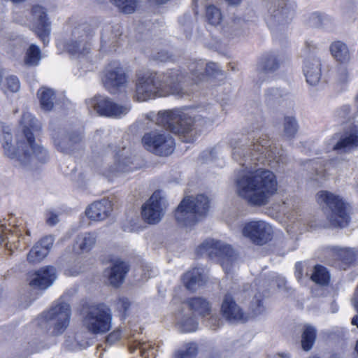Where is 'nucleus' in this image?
Returning a JSON list of instances; mask_svg holds the SVG:
<instances>
[{"label":"nucleus","instance_id":"nucleus-12","mask_svg":"<svg viewBox=\"0 0 358 358\" xmlns=\"http://www.w3.org/2000/svg\"><path fill=\"white\" fill-rule=\"evenodd\" d=\"M70 306L67 303L59 302L45 313V320L52 327V334H62L69 324Z\"/></svg>","mask_w":358,"mask_h":358},{"label":"nucleus","instance_id":"nucleus-27","mask_svg":"<svg viewBox=\"0 0 358 358\" xmlns=\"http://www.w3.org/2000/svg\"><path fill=\"white\" fill-rule=\"evenodd\" d=\"M82 140L80 134H72L71 136L57 135L54 137V144L57 150L63 152H71L73 147Z\"/></svg>","mask_w":358,"mask_h":358},{"label":"nucleus","instance_id":"nucleus-3","mask_svg":"<svg viewBox=\"0 0 358 358\" xmlns=\"http://www.w3.org/2000/svg\"><path fill=\"white\" fill-rule=\"evenodd\" d=\"M22 134L18 136L17 148L11 143V134L8 127L0 123V142L5 155L18 162L19 165L26 166L29 162L37 159L43 162L47 157L46 150L34 143L33 131L39 127L37 120L29 113H24L20 120Z\"/></svg>","mask_w":358,"mask_h":358},{"label":"nucleus","instance_id":"nucleus-6","mask_svg":"<svg viewBox=\"0 0 358 358\" xmlns=\"http://www.w3.org/2000/svg\"><path fill=\"white\" fill-rule=\"evenodd\" d=\"M208 208L209 199L206 196H187L178 206L175 217L180 224L192 227L206 215Z\"/></svg>","mask_w":358,"mask_h":358},{"label":"nucleus","instance_id":"nucleus-49","mask_svg":"<svg viewBox=\"0 0 358 358\" xmlns=\"http://www.w3.org/2000/svg\"><path fill=\"white\" fill-rule=\"evenodd\" d=\"M121 337V331L120 330L114 331L110 333L107 338L108 342H115L119 340Z\"/></svg>","mask_w":358,"mask_h":358},{"label":"nucleus","instance_id":"nucleus-41","mask_svg":"<svg viewBox=\"0 0 358 358\" xmlns=\"http://www.w3.org/2000/svg\"><path fill=\"white\" fill-rule=\"evenodd\" d=\"M298 131V124L294 117H285L284 121V134L287 138L293 137Z\"/></svg>","mask_w":358,"mask_h":358},{"label":"nucleus","instance_id":"nucleus-61","mask_svg":"<svg viewBox=\"0 0 358 358\" xmlns=\"http://www.w3.org/2000/svg\"><path fill=\"white\" fill-rule=\"evenodd\" d=\"M231 29H232L233 31H236V28L234 27H231Z\"/></svg>","mask_w":358,"mask_h":358},{"label":"nucleus","instance_id":"nucleus-28","mask_svg":"<svg viewBox=\"0 0 358 358\" xmlns=\"http://www.w3.org/2000/svg\"><path fill=\"white\" fill-rule=\"evenodd\" d=\"M96 236L94 233H84L77 236L74 250L78 253L88 252L96 243Z\"/></svg>","mask_w":358,"mask_h":358},{"label":"nucleus","instance_id":"nucleus-2","mask_svg":"<svg viewBox=\"0 0 358 358\" xmlns=\"http://www.w3.org/2000/svg\"><path fill=\"white\" fill-rule=\"evenodd\" d=\"M187 78L180 69H171L162 74L144 72L138 75L134 97L138 101H145L157 96H182L185 93L184 85L190 79L193 83L205 80L208 76L220 71V66L213 62L194 60L188 65Z\"/></svg>","mask_w":358,"mask_h":358},{"label":"nucleus","instance_id":"nucleus-45","mask_svg":"<svg viewBox=\"0 0 358 358\" xmlns=\"http://www.w3.org/2000/svg\"><path fill=\"white\" fill-rule=\"evenodd\" d=\"M8 231H11L13 234H15V236L17 237H20L22 236L23 230L20 228V226L13 227V229H8ZM1 241L3 242L6 239L10 241V238L8 236L7 229L3 231L2 234H1Z\"/></svg>","mask_w":358,"mask_h":358},{"label":"nucleus","instance_id":"nucleus-26","mask_svg":"<svg viewBox=\"0 0 358 358\" xmlns=\"http://www.w3.org/2000/svg\"><path fill=\"white\" fill-rule=\"evenodd\" d=\"M127 271V265L123 262L117 261L111 268L105 270L104 276L108 278L110 285L117 287L123 282Z\"/></svg>","mask_w":358,"mask_h":358},{"label":"nucleus","instance_id":"nucleus-34","mask_svg":"<svg viewBox=\"0 0 358 358\" xmlns=\"http://www.w3.org/2000/svg\"><path fill=\"white\" fill-rule=\"evenodd\" d=\"M131 350H139L143 358H155L156 352L154 346L149 342H141L138 339L134 341V344L130 345Z\"/></svg>","mask_w":358,"mask_h":358},{"label":"nucleus","instance_id":"nucleus-46","mask_svg":"<svg viewBox=\"0 0 358 358\" xmlns=\"http://www.w3.org/2000/svg\"><path fill=\"white\" fill-rule=\"evenodd\" d=\"M252 317L257 316L264 311V307L262 301L257 299L256 301L252 305Z\"/></svg>","mask_w":358,"mask_h":358},{"label":"nucleus","instance_id":"nucleus-50","mask_svg":"<svg viewBox=\"0 0 358 358\" xmlns=\"http://www.w3.org/2000/svg\"><path fill=\"white\" fill-rule=\"evenodd\" d=\"M266 94L271 98L277 99L282 96V92L278 89H271L267 92Z\"/></svg>","mask_w":358,"mask_h":358},{"label":"nucleus","instance_id":"nucleus-62","mask_svg":"<svg viewBox=\"0 0 358 358\" xmlns=\"http://www.w3.org/2000/svg\"><path fill=\"white\" fill-rule=\"evenodd\" d=\"M151 277V275H148V276H146V278H150Z\"/></svg>","mask_w":358,"mask_h":358},{"label":"nucleus","instance_id":"nucleus-44","mask_svg":"<svg viewBox=\"0 0 358 358\" xmlns=\"http://www.w3.org/2000/svg\"><path fill=\"white\" fill-rule=\"evenodd\" d=\"M131 303L128 299L122 297L120 298L116 303L117 310L122 314H125L128 310Z\"/></svg>","mask_w":358,"mask_h":358},{"label":"nucleus","instance_id":"nucleus-11","mask_svg":"<svg viewBox=\"0 0 358 358\" xmlns=\"http://www.w3.org/2000/svg\"><path fill=\"white\" fill-rule=\"evenodd\" d=\"M142 143L147 150L160 156L171 154L175 144L171 135L164 130H155L145 134Z\"/></svg>","mask_w":358,"mask_h":358},{"label":"nucleus","instance_id":"nucleus-22","mask_svg":"<svg viewBox=\"0 0 358 358\" xmlns=\"http://www.w3.org/2000/svg\"><path fill=\"white\" fill-rule=\"evenodd\" d=\"M56 278L54 267H43L30 275L29 285L34 288L45 289L52 285Z\"/></svg>","mask_w":358,"mask_h":358},{"label":"nucleus","instance_id":"nucleus-51","mask_svg":"<svg viewBox=\"0 0 358 358\" xmlns=\"http://www.w3.org/2000/svg\"><path fill=\"white\" fill-rule=\"evenodd\" d=\"M352 303L355 310L358 312V286L354 294V297L352 299Z\"/></svg>","mask_w":358,"mask_h":358},{"label":"nucleus","instance_id":"nucleus-4","mask_svg":"<svg viewBox=\"0 0 358 358\" xmlns=\"http://www.w3.org/2000/svg\"><path fill=\"white\" fill-rule=\"evenodd\" d=\"M148 118L155 121L174 134L180 136L182 141L193 142L196 139V131L194 129L193 120L186 110L173 109L159 111L157 115L150 113Z\"/></svg>","mask_w":358,"mask_h":358},{"label":"nucleus","instance_id":"nucleus-57","mask_svg":"<svg viewBox=\"0 0 358 358\" xmlns=\"http://www.w3.org/2000/svg\"><path fill=\"white\" fill-rule=\"evenodd\" d=\"M355 350L358 355V341H357V344H356V346H355Z\"/></svg>","mask_w":358,"mask_h":358},{"label":"nucleus","instance_id":"nucleus-39","mask_svg":"<svg viewBox=\"0 0 358 358\" xmlns=\"http://www.w3.org/2000/svg\"><path fill=\"white\" fill-rule=\"evenodd\" d=\"M329 278V274L326 268L320 265L315 266L314 271L311 275V279L313 282L320 285H325L328 283Z\"/></svg>","mask_w":358,"mask_h":358},{"label":"nucleus","instance_id":"nucleus-59","mask_svg":"<svg viewBox=\"0 0 358 358\" xmlns=\"http://www.w3.org/2000/svg\"><path fill=\"white\" fill-rule=\"evenodd\" d=\"M356 105H357V106L358 108V94L356 96Z\"/></svg>","mask_w":358,"mask_h":358},{"label":"nucleus","instance_id":"nucleus-1","mask_svg":"<svg viewBox=\"0 0 358 358\" xmlns=\"http://www.w3.org/2000/svg\"><path fill=\"white\" fill-rule=\"evenodd\" d=\"M232 157L240 162L242 169L238 172L235 180V192L238 196L252 206L266 205L268 199L278 192L275 175L268 169L258 167V162H266L273 167V161L280 163L266 136L253 137L248 142H238L232 147Z\"/></svg>","mask_w":358,"mask_h":358},{"label":"nucleus","instance_id":"nucleus-18","mask_svg":"<svg viewBox=\"0 0 358 358\" xmlns=\"http://www.w3.org/2000/svg\"><path fill=\"white\" fill-rule=\"evenodd\" d=\"M358 148V127H352L349 130L338 139L334 136L329 140L327 148V152L330 150L348 151Z\"/></svg>","mask_w":358,"mask_h":358},{"label":"nucleus","instance_id":"nucleus-43","mask_svg":"<svg viewBox=\"0 0 358 358\" xmlns=\"http://www.w3.org/2000/svg\"><path fill=\"white\" fill-rule=\"evenodd\" d=\"M338 255L345 265L351 263L354 260L355 257L353 250L347 248H340L338 250Z\"/></svg>","mask_w":358,"mask_h":358},{"label":"nucleus","instance_id":"nucleus-33","mask_svg":"<svg viewBox=\"0 0 358 358\" xmlns=\"http://www.w3.org/2000/svg\"><path fill=\"white\" fill-rule=\"evenodd\" d=\"M330 51L332 56L341 63H346L350 59L348 48L341 41L333 43L330 46Z\"/></svg>","mask_w":358,"mask_h":358},{"label":"nucleus","instance_id":"nucleus-54","mask_svg":"<svg viewBox=\"0 0 358 358\" xmlns=\"http://www.w3.org/2000/svg\"><path fill=\"white\" fill-rule=\"evenodd\" d=\"M352 325H356L358 327V316H355L351 322Z\"/></svg>","mask_w":358,"mask_h":358},{"label":"nucleus","instance_id":"nucleus-37","mask_svg":"<svg viewBox=\"0 0 358 358\" xmlns=\"http://www.w3.org/2000/svg\"><path fill=\"white\" fill-rule=\"evenodd\" d=\"M0 88L6 94L16 93L20 89V82L16 76L9 75L5 78Z\"/></svg>","mask_w":358,"mask_h":358},{"label":"nucleus","instance_id":"nucleus-8","mask_svg":"<svg viewBox=\"0 0 358 358\" xmlns=\"http://www.w3.org/2000/svg\"><path fill=\"white\" fill-rule=\"evenodd\" d=\"M112 315L110 308L104 304L92 306L83 320L85 328L94 334H102L111 328Z\"/></svg>","mask_w":358,"mask_h":358},{"label":"nucleus","instance_id":"nucleus-42","mask_svg":"<svg viewBox=\"0 0 358 358\" xmlns=\"http://www.w3.org/2000/svg\"><path fill=\"white\" fill-rule=\"evenodd\" d=\"M131 161L129 158H123L121 160H118L115 162L114 167L112 168L111 171L113 173H124L130 171L134 169L131 166Z\"/></svg>","mask_w":358,"mask_h":358},{"label":"nucleus","instance_id":"nucleus-58","mask_svg":"<svg viewBox=\"0 0 358 358\" xmlns=\"http://www.w3.org/2000/svg\"><path fill=\"white\" fill-rule=\"evenodd\" d=\"M296 272H297V274H296V275H297V277H298V278H300V276H301V272L300 271H297Z\"/></svg>","mask_w":358,"mask_h":358},{"label":"nucleus","instance_id":"nucleus-16","mask_svg":"<svg viewBox=\"0 0 358 358\" xmlns=\"http://www.w3.org/2000/svg\"><path fill=\"white\" fill-rule=\"evenodd\" d=\"M294 15V8L287 4L272 5L266 15L265 22L271 29H278L287 24Z\"/></svg>","mask_w":358,"mask_h":358},{"label":"nucleus","instance_id":"nucleus-13","mask_svg":"<svg viewBox=\"0 0 358 358\" xmlns=\"http://www.w3.org/2000/svg\"><path fill=\"white\" fill-rule=\"evenodd\" d=\"M87 104L89 108H93L100 115L110 117H121L130 110L129 105L115 103L103 96H96L88 100Z\"/></svg>","mask_w":358,"mask_h":358},{"label":"nucleus","instance_id":"nucleus-29","mask_svg":"<svg viewBox=\"0 0 358 358\" xmlns=\"http://www.w3.org/2000/svg\"><path fill=\"white\" fill-rule=\"evenodd\" d=\"M204 19L209 25L217 27L222 24L224 14L220 7L209 4L206 7Z\"/></svg>","mask_w":358,"mask_h":358},{"label":"nucleus","instance_id":"nucleus-30","mask_svg":"<svg viewBox=\"0 0 358 358\" xmlns=\"http://www.w3.org/2000/svg\"><path fill=\"white\" fill-rule=\"evenodd\" d=\"M280 62L276 56L273 54L264 55L258 63L257 71L259 73H273L278 69Z\"/></svg>","mask_w":358,"mask_h":358},{"label":"nucleus","instance_id":"nucleus-23","mask_svg":"<svg viewBox=\"0 0 358 358\" xmlns=\"http://www.w3.org/2000/svg\"><path fill=\"white\" fill-rule=\"evenodd\" d=\"M53 243L54 238L52 236L43 238L31 249L27 255V261L31 264L42 261L48 255Z\"/></svg>","mask_w":358,"mask_h":358},{"label":"nucleus","instance_id":"nucleus-14","mask_svg":"<svg viewBox=\"0 0 358 358\" xmlns=\"http://www.w3.org/2000/svg\"><path fill=\"white\" fill-rule=\"evenodd\" d=\"M167 203L162 192L156 191L142 206L143 218L149 224H156L164 217Z\"/></svg>","mask_w":358,"mask_h":358},{"label":"nucleus","instance_id":"nucleus-40","mask_svg":"<svg viewBox=\"0 0 358 358\" xmlns=\"http://www.w3.org/2000/svg\"><path fill=\"white\" fill-rule=\"evenodd\" d=\"M197 352V345L195 343H188L175 354L174 358H195Z\"/></svg>","mask_w":358,"mask_h":358},{"label":"nucleus","instance_id":"nucleus-15","mask_svg":"<svg viewBox=\"0 0 358 358\" xmlns=\"http://www.w3.org/2000/svg\"><path fill=\"white\" fill-rule=\"evenodd\" d=\"M31 21L35 31L44 45L50 41L51 22L47 13V9L40 4L32 6L30 11Z\"/></svg>","mask_w":358,"mask_h":358},{"label":"nucleus","instance_id":"nucleus-52","mask_svg":"<svg viewBox=\"0 0 358 358\" xmlns=\"http://www.w3.org/2000/svg\"><path fill=\"white\" fill-rule=\"evenodd\" d=\"M229 5L237 6L241 3L243 0H225Z\"/></svg>","mask_w":358,"mask_h":358},{"label":"nucleus","instance_id":"nucleus-32","mask_svg":"<svg viewBox=\"0 0 358 358\" xmlns=\"http://www.w3.org/2000/svg\"><path fill=\"white\" fill-rule=\"evenodd\" d=\"M188 305L191 310L202 317H206L210 314L211 306L206 299L201 297L191 299L188 301Z\"/></svg>","mask_w":358,"mask_h":358},{"label":"nucleus","instance_id":"nucleus-31","mask_svg":"<svg viewBox=\"0 0 358 358\" xmlns=\"http://www.w3.org/2000/svg\"><path fill=\"white\" fill-rule=\"evenodd\" d=\"M37 95L41 108L45 111L51 110L55 99V92L52 89L43 87L38 90Z\"/></svg>","mask_w":358,"mask_h":358},{"label":"nucleus","instance_id":"nucleus-5","mask_svg":"<svg viewBox=\"0 0 358 358\" xmlns=\"http://www.w3.org/2000/svg\"><path fill=\"white\" fill-rule=\"evenodd\" d=\"M66 34L65 41L57 43L59 48H62L71 56L78 58L90 52L93 34L88 24L70 20L66 27Z\"/></svg>","mask_w":358,"mask_h":358},{"label":"nucleus","instance_id":"nucleus-63","mask_svg":"<svg viewBox=\"0 0 358 358\" xmlns=\"http://www.w3.org/2000/svg\"><path fill=\"white\" fill-rule=\"evenodd\" d=\"M281 282H282V283H284V282H285L284 279H282V280H281Z\"/></svg>","mask_w":358,"mask_h":358},{"label":"nucleus","instance_id":"nucleus-60","mask_svg":"<svg viewBox=\"0 0 358 358\" xmlns=\"http://www.w3.org/2000/svg\"><path fill=\"white\" fill-rule=\"evenodd\" d=\"M26 234H27V236H29L30 235V231L28 229H27L26 230Z\"/></svg>","mask_w":358,"mask_h":358},{"label":"nucleus","instance_id":"nucleus-38","mask_svg":"<svg viewBox=\"0 0 358 358\" xmlns=\"http://www.w3.org/2000/svg\"><path fill=\"white\" fill-rule=\"evenodd\" d=\"M315 329L312 326H306L302 334L301 339V345L305 351H308L312 348L315 341Z\"/></svg>","mask_w":358,"mask_h":358},{"label":"nucleus","instance_id":"nucleus-56","mask_svg":"<svg viewBox=\"0 0 358 358\" xmlns=\"http://www.w3.org/2000/svg\"><path fill=\"white\" fill-rule=\"evenodd\" d=\"M82 271L80 269L78 270V271H76L74 272H73L71 273V275H77L78 273H79L80 272H81Z\"/></svg>","mask_w":358,"mask_h":358},{"label":"nucleus","instance_id":"nucleus-25","mask_svg":"<svg viewBox=\"0 0 358 358\" xmlns=\"http://www.w3.org/2000/svg\"><path fill=\"white\" fill-rule=\"evenodd\" d=\"M206 278L207 271L205 268H194L184 275L182 281L187 289L196 291L205 283Z\"/></svg>","mask_w":358,"mask_h":358},{"label":"nucleus","instance_id":"nucleus-24","mask_svg":"<svg viewBox=\"0 0 358 358\" xmlns=\"http://www.w3.org/2000/svg\"><path fill=\"white\" fill-rule=\"evenodd\" d=\"M321 61L315 57H310L305 59L303 71L307 83L310 85H317L321 79Z\"/></svg>","mask_w":358,"mask_h":358},{"label":"nucleus","instance_id":"nucleus-20","mask_svg":"<svg viewBox=\"0 0 358 358\" xmlns=\"http://www.w3.org/2000/svg\"><path fill=\"white\" fill-rule=\"evenodd\" d=\"M113 210V202L108 199H103L90 204L85 210V214L90 220L101 222L107 219Z\"/></svg>","mask_w":358,"mask_h":358},{"label":"nucleus","instance_id":"nucleus-19","mask_svg":"<svg viewBox=\"0 0 358 358\" xmlns=\"http://www.w3.org/2000/svg\"><path fill=\"white\" fill-rule=\"evenodd\" d=\"M103 82L111 93H114L116 89L125 85L127 76L119 63L114 62L106 67Z\"/></svg>","mask_w":358,"mask_h":358},{"label":"nucleus","instance_id":"nucleus-21","mask_svg":"<svg viewBox=\"0 0 358 358\" xmlns=\"http://www.w3.org/2000/svg\"><path fill=\"white\" fill-rule=\"evenodd\" d=\"M221 312L222 316L230 322H244L249 318L229 294L224 296Z\"/></svg>","mask_w":358,"mask_h":358},{"label":"nucleus","instance_id":"nucleus-64","mask_svg":"<svg viewBox=\"0 0 358 358\" xmlns=\"http://www.w3.org/2000/svg\"><path fill=\"white\" fill-rule=\"evenodd\" d=\"M313 358H317V357H313ZM333 358H339V357H333Z\"/></svg>","mask_w":358,"mask_h":358},{"label":"nucleus","instance_id":"nucleus-47","mask_svg":"<svg viewBox=\"0 0 358 358\" xmlns=\"http://www.w3.org/2000/svg\"><path fill=\"white\" fill-rule=\"evenodd\" d=\"M209 315H210V317L206 321V325L210 329H215L219 327L220 320L215 315H211L210 313Z\"/></svg>","mask_w":358,"mask_h":358},{"label":"nucleus","instance_id":"nucleus-9","mask_svg":"<svg viewBox=\"0 0 358 358\" xmlns=\"http://www.w3.org/2000/svg\"><path fill=\"white\" fill-rule=\"evenodd\" d=\"M201 255H206L210 258H216L223 268L228 272V267L234 259V252L231 247L220 241L208 239L203 241L197 248Z\"/></svg>","mask_w":358,"mask_h":358},{"label":"nucleus","instance_id":"nucleus-7","mask_svg":"<svg viewBox=\"0 0 358 358\" xmlns=\"http://www.w3.org/2000/svg\"><path fill=\"white\" fill-rule=\"evenodd\" d=\"M317 203L328 208L327 219L334 227H345L350 221V206L342 197L328 191H320L316 194Z\"/></svg>","mask_w":358,"mask_h":358},{"label":"nucleus","instance_id":"nucleus-53","mask_svg":"<svg viewBox=\"0 0 358 358\" xmlns=\"http://www.w3.org/2000/svg\"><path fill=\"white\" fill-rule=\"evenodd\" d=\"M272 358H290L287 355L285 354H278L274 355Z\"/></svg>","mask_w":358,"mask_h":358},{"label":"nucleus","instance_id":"nucleus-48","mask_svg":"<svg viewBox=\"0 0 358 358\" xmlns=\"http://www.w3.org/2000/svg\"><path fill=\"white\" fill-rule=\"evenodd\" d=\"M45 217L47 224L50 226H53L59 222L58 215L53 211L47 212Z\"/></svg>","mask_w":358,"mask_h":358},{"label":"nucleus","instance_id":"nucleus-10","mask_svg":"<svg viewBox=\"0 0 358 358\" xmlns=\"http://www.w3.org/2000/svg\"><path fill=\"white\" fill-rule=\"evenodd\" d=\"M201 255H206L210 258H216L223 268L228 272V267L234 259V252L231 247L220 241L208 239L203 241L197 248Z\"/></svg>","mask_w":358,"mask_h":358},{"label":"nucleus","instance_id":"nucleus-35","mask_svg":"<svg viewBox=\"0 0 358 358\" xmlns=\"http://www.w3.org/2000/svg\"><path fill=\"white\" fill-rule=\"evenodd\" d=\"M176 327L181 332H192L197 329L198 322L193 317L185 315L177 317Z\"/></svg>","mask_w":358,"mask_h":358},{"label":"nucleus","instance_id":"nucleus-55","mask_svg":"<svg viewBox=\"0 0 358 358\" xmlns=\"http://www.w3.org/2000/svg\"><path fill=\"white\" fill-rule=\"evenodd\" d=\"M166 59H167V57L164 56V55H163V56L159 55L156 57V59L159 60L161 62H165L166 60Z\"/></svg>","mask_w":358,"mask_h":358},{"label":"nucleus","instance_id":"nucleus-36","mask_svg":"<svg viewBox=\"0 0 358 358\" xmlns=\"http://www.w3.org/2000/svg\"><path fill=\"white\" fill-rule=\"evenodd\" d=\"M41 59L40 48L35 44H31L27 50L24 62L27 66H37Z\"/></svg>","mask_w":358,"mask_h":358},{"label":"nucleus","instance_id":"nucleus-17","mask_svg":"<svg viewBox=\"0 0 358 358\" xmlns=\"http://www.w3.org/2000/svg\"><path fill=\"white\" fill-rule=\"evenodd\" d=\"M242 234L257 245H264L271 239L273 229L266 222L258 220L250 222L244 226Z\"/></svg>","mask_w":358,"mask_h":358}]
</instances>
